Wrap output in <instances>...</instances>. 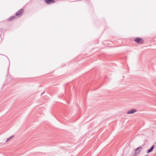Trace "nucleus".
<instances>
[{"instance_id":"obj_1","label":"nucleus","mask_w":156,"mask_h":156,"mask_svg":"<svg viewBox=\"0 0 156 156\" xmlns=\"http://www.w3.org/2000/svg\"><path fill=\"white\" fill-rule=\"evenodd\" d=\"M142 147L140 146L135 149L134 152L132 154V156H137L139 155L141 151Z\"/></svg>"},{"instance_id":"obj_2","label":"nucleus","mask_w":156,"mask_h":156,"mask_svg":"<svg viewBox=\"0 0 156 156\" xmlns=\"http://www.w3.org/2000/svg\"><path fill=\"white\" fill-rule=\"evenodd\" d=\"M24 11V9L23 8H22L18 11H17L16 13V15L17 17H20L22 15L23 12Z\"/></svg>"},{"instance_id":"obj_3","label":"nucleus","mask_w":156,"mask_h":156,"mask_svg":"<svg viewBox=\"0 0 156 156\" xmlns=\"http://www.w3.org/2000/svg\"><path fill=\"white\" fill-rule=\"evenodd\" d=\"M134 41L138 44H142L144 42L143 40L140 37H137L134 40Z\"/></svg>"},{"instance_id":"obj_4","label":"nucleus","mask_w":156,"mask_h":156,"mask_svg":"<svg viewBox=\"0 0 156 156\" xmlns=\"http://www.w3.org/2000/svg\"><path fill=\"white\" fill-rule=\"evenodd\" d=\"M137 110L135 109H133L127 112V113L128 114H132L136 112Z\"/></svg>"},{"instance_id":"obj_5","label":"nucleus","mask_w":156,"mask_h":156,"mask_svg":"<svg viewBox=\"0 0 156 156\" xmlns=\"http://www.w3.org/2000/svg\"><path fill=\"white\" fill-rule=\"evenodd\" d=\"M45 2L47 5H49L55 2L54 0H44Z\"/></svg>"},{"instance_id":"obj_6","label":"nucleus","mask_w":156,"mask_h":156,"mask_svg":"<svg viewBox=\"0 0 156 156\" xmlns=\"http://www.w3.org/2000/svg\"><path fill=\"white\" fill-rule=\"evenodd\" d=\"M17 17L16 16H12L8 19V20L9 21H12L17 18Z\"/></svg>"},{"instance_id":"obj_7","label":"nucleus","mask_w":156,"mask_h":156,"mask_svg":"<svg viewBox=\"0 0 156 156\" xmlns=\"http://www.w3.org/2000/svg\"><path fill=\"white\" fill-rule=\"evenodd\" d=\"M154 147V145H152L150 149L147 150V153H148L152 152L153 151Z\"/></svg>"},{"instance_id":"obj_8","label":"nucleus","mask_w":156,"mask_h":156,"mask_svg":"<svg viewBox=\"0 0 156 156\" xmlns=\"http://www.w3.org/2000/svg\"><path fill=\"white\" fill-rule=\"evenodd\" d=\"M14 136V135H12L9 137L7 138V140L6 142H7L10 139H11L12 138H13Z\"/></svg>"},{"instance_id":"obj_9","label":"nucleus","mask_w":156,"mask_h":156,"mask_svg":"<svg viewBox=\"0 0 156 156\" xmlns=\"http://www.w3.org/2000/svg\"><path fill=\"white\" fill-rule=\"evenodd\" d=\"M44 93V92H43L41 93V95H42Z\"/></svg>"}]
</instances>
